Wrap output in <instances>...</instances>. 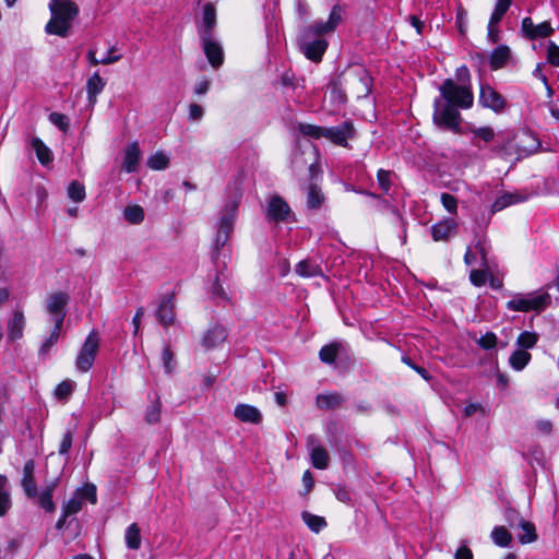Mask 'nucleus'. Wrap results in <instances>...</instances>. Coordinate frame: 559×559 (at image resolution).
I'll use <instances>...</instances> for the list:
<instances>
[{
  "instance_id": "obj_1",
  "label": "nucleus",
  "mask_w": 559,
  "mask_h": 559,
  "mask_svg": "<svg viewBox=\"0 0 559 559\" xmlns=\"http://www.w3.org/2000/svg\"><path fill=\"white\" fill-rule=\"evenodd\" d=\"M441 97L433 102V122L440 127L460 132L461 114L459 108L473 106L474 96L468 85H459L453 80H445L439 87Z\"/></svg>"
},
{
  "instance_id": "obj_2",
  "label": "nucleus",
  "mask_w": 559,
  "mask_h": 559,
  "mask_svg": "<svg viewBox=\"0 0 559 559\" xmlns=\"http://www.w3.org/2000/svg\"><path fill=\"white\" fill-rule=\"evenodd\" d=\"M49 9L51 19L46 25V32L66 37L79 13L78 5L72 0H51Z\"/></svg>"
},
{
  "instance_id": "obj_3",
  "label": "nucleus",
  "mask_w": 559,
  "mask_h": 559,
  "mask_svg": "<svg viewBox=\"0 0 559 559\" xmlns=\"http://www.w3.org/2000/svg\"><path fill=\"white\" fill-rule=\"evenodd\" d=\"M241 197V191L236 188L221 212L218 230L215 240L216 248L224 247L230 237L236 218V212Z\"/></svg>"
},
{
  "instance_id": "obj_4",
  "label": "nucleus",
  "mask_w": 559,
  "mask_h": 559,
  "mask_svg": "<svg viewBox=\"0 0 559 559\" xmlns=\"http://www.w3.org/2000/svg\"><path fill=\"white\" fill-rule=\"evenodd\" d=\"M551 297L546 292H532L528 294H516L507 302V308L511 311H542L549 306Z\"/></svg>"
},
{
  "instance_id": "obj_5",
  "label": "nucleus",
  "mask_w": 559,
  "mask_h": 559,
  "mask_svg": "<svg viewBox=\"0 0 559 559\" xmlns=\"http://www.w3.org/2000/svg\"><path fill=\"white\" fill-rule=\"evenodd\" d=\"M345 90L356 98L366 97L371 91V76L359 66L352 67L342 75Z\"/></svg>"
},
{
  "instance_id": "obj_6",
  "label": "nucleus",
  "mask_w": 559,
  "mask_h": 559,
  "mask_svg": "<svg viewBox=\"0 0 559 559\" xmlns=\"http://www.w3.org/2000/svg\"><path fill=\"white\" fill-rule=\"evenodd\" d=\"M100 337L97 331L92 330L85 338L75 358V367L81 372H87L95 361L99 349Z\"/></svg>"
},
{
  "instance_id": "obj_7",
  "label": "nucleus",
  "mask_w": 559,
  "mask_h": 559,
  "mask_svg": "<svg viewBox=\"0 0 559 559\" xmlns=\"http://www.w3.org/2000/svg\"><path fill=\"white\" fill-rule=\"evenodd\" d=\"M343 19V9L341 5L335 4L330 12L326 22L317 20L308 26H305L301 32L318 38H324V35L333 33Z\"/></svg>"
},
{
  "instance_id": "obj_8",
  "label": "nucleus",
  "mask_w": 559,
  "mask_h": 559,
  "mask_svg": "<svg viewBox=\"0 0 559 559\" xmlns=\"http://www.w3.org/2000/svg\"><path fill=\"white\" fill-rule=\"evenodd\" d=\"M300 51L313 62L321 61L329 43L325 38H318L300 31L298 36Z\"/></svg>"
},
{
  "instance_id": "obj_9",
  "label": "nucleus",
  "mask_w": 559,
  "mask_h": 559,
  "mask_svg": "<svg viewBox=\"0 0 559 559\" xmlns=\"http://www.w3.org/2000/svg\"><path fill=\"white\" fill-rule=\"evenodd\" d=\"M69 295L64 292H56L50 294L45 302V308L51 317L53 324L63 325L67 314L66 307L69 302Z\"/></svg>"
},
{
  "instance_id": "obj_10",
  "label": "nucleus",
  "mask_w": 559,
  "mask_h": 559,
  "mask_svg": "<svg viewBox=\"0 0 559 559\" xmlns=\"http://www.w3.org/2000/svg\"><path fill=\"white\" fill-rule=\"evenodd\" d=\"M554 31L555 29L548 21L535 24L531 17H524L521 22V33L530 40L549 37Z\"/></svg>"
},
{
  "instance_id": "obj_11",
  "label": "nucleus",
  "mask_w": 559,
  "mask_h": 559,
  "mask_svg": "<svg viewBox=\"0 0 559 559\" xmlns=\"http://www.w3.org/2000/svg\"><path fill=\"white\" fill-rule=\"evenodd\" d=\"M479 104L495 112H501L507 106L504 97L488 84L480 85Z\"/></svg>"
},
{
  "instance_id": "obj_12",
  "label": "nucleus",
  "mask_w": 559,
  "mask_h": 559,
  "mask_svg": "<svg viewBox=\"0 0 559 559\" xmlns=\"http://www.w3.org/2000/svg\"><path fill=\"white\" fill-rule=\"evenodd\" d=\"M307 449L310 452V459L313 467L325 469L330 463V456L325 448H323L318 438L313 435L307 437Z\"/></svg>"
},
{
  "instance_id": "obj_13",
  "label": "nucleus",
  "mask_w": 559,
  "mask_h": 559,
  "mask_svg": "<svg viewBox=\"0 0 559 559\" xmlns=\"http://www.w3.org/2000/svg\"><path fill=\"white\" fill-rule=\"evenodd\" d=\"M201 44L203 51L210 62V64L217 69L219 68L224 62V51L223 47L219 41L215 39L214 36L211 37H202Z\"/></svg>"
},
{
  "instance_id": "obj_14",
  "label": "nucleus",
  "mask_w": 559,
  "mask_h": 559,
  "mask_svg": "<svg viewBox=\"0 0 559 559\" xmlns=\"http://www.w3.org/2000/svg\"><path fill=\"white\" fill-rule=\"evenodd\" d=\"M353 136L354 128L349 121H344L335 127L324 128L323 138H326L341 146H347L348 139H352Z\"/></svg>"
},
{
  "instance_id": "obj_15",
  "label": "nucleus",
  "mask_w": 559,
  "mask_h": 559,
  "mask_svg": "<svg viewBox=\"0 0 559 559\" xmlns=\"http://www.w3.org/2000/svg\"><path fill=\"white\" fill-rule=\"evenodd\" d=\"M216 26V9L212 3H205L203 7L202 23L198 27L200 38L214 36Z\"/></svg>"
},
{
  "instance_id": "obj_16",
  "label": "nucleus",
  "mask_w": 559,
  "mask_h": 559,
  "mask_svg": "<svg viewBox=\"0 0 559 559\" xmlns=\"http://www.w3.org/2000/svg\"><path fill=\"white\" fill-rule=\"evenodd\" d=\"M290 214V207L281 197H273L269 201L267 217L272 221H285Z\"/></svg>"
},
{
  "instance_id": "obj_17",
  "label": "nucleus",
  "mask_w": 559,
  "mask_h": 559,
  "mask_svg": "<svg viewBox=\"0 0 559 559\" xmlns=\"http://www.w3.org/2000/svg\"><path fill=\"white\" fill-rule=\"evenodd\" d=\"M234 415L238 420L242 423L258 425L262 421L261 412L257 407L249 404H238L235 407Z\"/></svg>"
},
{
  "instance_id": "obj_18",
  "label": "nucleus",
  "mask_w": 559,
  "mask_h": 559,
  "mask_svg": "<svg viewBox=\"0 0 559 559\" xmlns=\"http://www.w3.org/2000/svg\"><path fill=\"white\" fill-rule=\"evenodd\" d=\"M457 229V223L454 219H444L431 227V235L435 241H445Z\"/></svg>"
},
{
  "instance_id": "obj_19",
  "label": "nucleus",
  "mask_w": 559,
  "mask_h": 559,
  "mask_svg": "<svg viewBox=\"0 0 559 559\" xmlns=\"http://www.w3.org/2000/svg\"><path fill=\"white\" fill-rule=\"evenodd\" d=\"M175 298L173 295L166 296L156 312L158 321L164 325L168 326L174 323L175 320Z\"/></svg>"
},
{
  "instance_id": "obj_20",
  "label": "nucleus",
  "mask_w": 559,
  "mask_h": 559,
  "mask_svg": "<svg viewBox=\"0 0 559 559\" xmlns=\"http://www.w3.org/2000/svg\"><path fill=\"white\" fill-rule=\"evenodd\" d=\"M34 461L28 460L23 467L22 487L27 498H35L37 496V487L34 479Z\"/></svg>"
},
{
  "instance_id": "obj_21",
  "label": "nucleus",
  "mask_w": 559,
  "mask_h": 559,
  "mask_svg": "<svg viewBox=\"0 0 559 559\" xmlns=\"http://www.w3.org/2000/svg\"><path fill=\"white\" fill-rule=\"evenodd\" d=\"M56 486L57 480L51 481L40 491V493L37 492V496L34 498L36 502L47 512H53L56 510V504L52 501V495Z\"/></svg>"
},
{
  "instance_id": "obj_22",
  "label": "nucleus",
  "mask_w": 559,
  "mask_h": 559,
  "mask_svg": "<svg viewBox=\"0 0 559 559\" xmlns=\"http://www.w3.org/2000/svg\"><path fill=\"white\" fill-rule=\"evenodd\" d=\"M345 399L337 392L319 394L316 404L321 409H335L343 405Z\"/></svg>"
},
{
  "instance_id": "obj_23",
  "label": "nucleus",
  "mask_w": 559,
  "mask_h": 559,
  "mask_svg": "<svg viewBox=\"0 0 559 559\" xmlns=\"http://www.w3.org/2000/svg\"><path fill=\"white\" fill-rule=\"evenodd\" d=\"M29 145L43 166H48L52 163L53 156L51 150L39 138H33Z\"/></svg>"
},
{
  "instance_id": "obj_24",
  "label": "nucleus",
  "mask_w": 559,
  "mask_h": 559,
  "mask_svg": "<svg viewBox=\"0 0 559 559\" xmlns=\"http://www.w3.org/2000/svg\"><path fill=\"white\" fill-rule=\"evenodd\" d=\"M141 152L139 144L133 142L129 144L124 151L123 168L127 173H132L136 169L140 160Z\"/></svg>"
},
{
  "instance_id": "obj_25",
  "label": "nucleus",
  "mask_w": 559,
  "mask_h": 559,
  "mask_svg": "<svg viewBox=\"0 0 559 559\" xmlns=\"http://www.w3.org/2000/svg\"><path fill=\"white\" fill-rule=\"evenodd\" d=\"M227 338V332L225 328L216 325L207 331L203 337V345L206 348H213L222 344Z\"/></svg>"
},
{
  "instance_id": "obj_26",
  "label": "nucleus",
  "mask_w": 559,
  "mask_h": 559,
  "mask_svg": "<svg viewBox=\"0 0 559 559\" xmlns=\"http://www.w3.org/2000/svg\"><path fill=\"white\" fill-rule=\"evenodd\" d=\"M25 326V318L23 312L15 311L8 326V336L12 340H19L23 336V330Z\"/></svg>"
},
{
  "instance_id": "obj_27",
  "label": "nucleus",
  "mask_w": 559,
  "mask_h": 559,
  "mask_svg": "<svg viewBox=\"0 0 559 559\" xmlns=\"http://www.w3.org/2000/svg\"><path fill=\"white\" fill-rule=\"evenodd\" d=\"M295 272L302 277H314L323 275L321 266L310 260H302L297 263Z\"/></svg>"
},
{
  "instance_id": "obj_28",
  "label": "nucleus",
  "mask_w": 559,
  "mask_h": 559,
  "mask_svg": "<svg viewBox=\"0 0 559 559\" xmlns=\"http://www.w3.org/2000/svg\"><path fill=\"white\" fill-rule=\"evenodd\" d=\"M511 58V51L508 46L501 45L497 47L490 55V67L495 70L507 64Z\"/></svg>"
},
{
  "instance_id": "obj_29",
  "label": "nucleus",
  "mask_w": 559,
  "mask_h": 559,
  "mask_svg": "<svg viewBox=\"0 0 559 559\" xmlns=\"http://www.w3.org/2000/svg\"><path fill=\"white\" fill-rule=\"evenodd\" d=\"M526 198L524 195L516 193V192L515 193H503L502 195L497 198L496 201L492 203V205H491L492 212H499L509 205L521 203Z\"/></svg>"
},
{
  "instance_id": "obj_30",
  "label": "nucleus",
  "mask_w": 559,
  "mask_h": 559,
  "mask_svg": "<svg viewBox=\"0 0 559 559\" xmlns=\"http://www.w3.org/2000/svg\"><path fill=\"white\" fill-rule=\"evenodd\" d=\"M104 80L98 73H94L86 82V92L90 103H96V97L104 90Z\"/></svg>"
},
{
  "instance_id": "obj_31",
  "label": "nucleus",
  "mask_w": 559,
  "mask_h": 559,
  "mask_svg": "<svg viewBox=\"0 0 559 559\" xmlns=\"http://www.w3.org/2000/svg\"><path fill=\"white\" fill-rule=\"evenodd\" d=\"M11 495L8 486L7 477L0 475V516L7 514V512L11 509Z\"/></svg>"
},
{
  "instance_id": "obj_32",
  "label": "nucleus",
  "mask_w": 559,
  "mask_h": 559,
  "mask_svg": "<svg viewBox=\"0 0 559 559\" xmlns=\"http://www.w3.org/2000/svg\"><path fill=\"white\" fill-rule=\"evenodd\" d=\"M124 540L129 549L136 550L141 547V531L136 523H132L127 527Z\"/></svg>"
},
{
  "instance_id": "obj_33",
  "label": "nucleus",
  "mask_w": 559,
  "mask_h": 559,
  "mask_svg": "<svg viewBox=\"0 0 559 559\" xmlns=\"http://www.w3.org/2000/svg\"><path fill=\"white\" fill-rule=\"evenodd\" d=\"M145 213L142 206L140 205H129L123 211V218L132 224V225H139L144 221Z\"/></svg>"
},
{
  "instance_id": "obj_34",
  "label": "nucleus",
  "mask_w": 559,
  "mask_h": 559,
  "mask_svg": "<svg viewBox=\"0 0 559 559\" xmlns=\"http://www.w3.org/2000/svg\"><path fill=\"white\" fill-rule=\"evenodd\" d=\"M301 518L304 522L307 524V526L314 533H319L326 526V521L324 520V518L314 515L310 512L304 511L301 513Z\"/></svg>"
},
{
  "instance_id": "obj_35",
  "label": "nucleus",
  "mask_w": 559,
  "mask_h": 559,
  "mask_svg": "<svg viewBox=\"0 0 559 559\" xmlns=\"http://www.w3.org/2000/svg\"><path fill=\"white\" fill-rule=\"evenodd\" d=\"M324 202V195L319 187L316 185H311L308 188L307 193V205L309 209L316 210L319 209Z\"/></svg>"
},
{
  "instance_id": "obj_36",
  "label": "nucleus",
  "mask_w": 559,
  "mask_h": 559,
  "mask_svg": "<svg viewBox=\"0 0 559 559\" xmlns=\"http://www.w3.org/2000/svg\"><path fill=\"white\" fill-rule=\"evenodd\" d=\"M518 528L522 530V533L518 535L520 543L528 544L537 539V534L533 523L524 520L523 524H520Z\"/></svg>"
},
{
  "instance_id": "obj_37",
  "label": "nucleus",
  "mask_w": 559,
  "mask_h": 559,
  "mask_svg": "<svg viewBox=\"0 0 559 559\" xmlns=\"http://www.w3.org/2000/svg\"><path fill=\"white\" fill-rule=\"evenodd\" d=\"M491 538L500 547H508L512 542V535L504 526H496L491 532Z\"/></svg>"
},
{
  "instance_id": "obj_38",
  "label": "nucleus",
  "mask_w": 559,
  "mask_h": 559,
  "mask_svg": "<svg viewBox=\"0 0 559 559\" xmlns=\"http://www.w3.org/2000/svg\"><path fill=\"white\" fill-rule=\"evenodd\" d=\"M61 329H62V325L53 324V328L50 331L49 336L43 342V344L39 348L40 355L48 354L49 350L51 349V347H53L58 343V340H59L60 333H61Z\"/></svg>"
},
{
  "instance_id": "obj_39",
  "label": "nucleus",
  "mask_w": 559,
  "mask_h": 559,
  "mask_svg": "<svg viewBox=\"0 0 559 559\" xmlns=\"http://www.w3.org/2000/svg\"><path fill=\"white\" fill-rule=\"evenodd\" d=\"M68 197L73 202H82L86 197L84 185L76 180L72 181L68 187Z\"/></svg>"
},
{
  "instance_id": "obj_40",
  "label": "nucleus",
  "mask_w": 559,
  "mask_h": 559,
  "mask_svg": "<svg viewBox=\"0 0 559 559\" xmlns=\"http://www.w3.org/2000/svg\"><path fill=\"white\" fill-rule=\"evenodd\" d=\"M343 78L331 84L330 95L334 103L344 104L346 102V90H343Z\"/></svg>"
},
{
  "instance_id": "obj_41",
  "label": "nucleus",
  "mask_w": 559,
  "mask_h": 559,
  "mask_svg": "<svg viewBox=\"0 0 559 559\" xmlns=\"http://www.w3.org/2000/svg\"><path fill=\"white\" fill-rule=\"evenodd\" d=\"M531 355L525 350H516L510 357V365L515 370H522L530 361Z\"/></svg>"
},
{
  "instance_id": "obj_42",
  "label": "nucleus",
  "mask_w": 559,
  "mask_h": 559,
  "mask_svg": "<svg viewBox=\"0 0 559 559\" xmlns=\"http://www.w3.org/2000/svg\"><path fill=\"white\" fill-rule=\"evenodd\" d=\"M340 345L338 344H329L323 346L320 349L319 357L325 364H333L338 354Z\"/></svg>"
},
{
  "instance_id": "obj_43",
  "label": "nucleus",
  "mask_w": 559,
  "mask_h": 559,
  "mask_svg": "<svg viewBox=\"0 0 559 559\" xmlns=\"http://www.w3.org/2000/svg\"><path fill=\"white\" fill-rule=\"evenodd\" d=\"M169 164V158L160 152L155 153L147 159V166L151 169L162 170L165 169Z\"/></svg>"
},
{
  "instance_id": "obj_44",
  "label": "nucleus",
  "mask_w": 559,
  "mask_h": 559,
  "mask_svg": "<svg viewBox=\"0 0 559 559\" xmlns=\"http://www.w3.org/2000/svg\"><path fill=\"white\" fill-rule=\"evenodd\" d=\"M511 5V0H498L490 16L491 24H498Z\"/></svg>"
},
{
  "instance_id": "obj_45",
  "label": "nucleus",
  "mask_w": 559,
  "mask_h": 559,
  "mask_svg": "<svg viewBox=\"0 0 559 559\" xmlns=\"http://www.w3.org/2000/svg\"><path fill=\"white\" fill-rule=\"evenodd\" d=\"M162 361L166 373H171L176 367L175 355L169 346H165L162 354Z\"/></svg>"
},
{
  "instance_id": "obj_46",
  "label": "nucleus",
  "mask_w": 559,
  "mask_h": 559,
  "mask_svg": "<svg viewBox=\"0 0 559 559\" xmlns=\"http://www.w3.org/2000/svg\"><path fill=\"white\" fill-rule=\"evenodd\" d=\"M160 402L159 400L155 401L154 403H152L147 409H146V414H145V420L147 424H156L159 421L160 419Z\"/></svg>"
},
{
  "instance_id": "obj_47",
  "label": "nucleus",
  "mask_w": 559,
  "mask_h": 559,
  "mask_svg": "<svg viewBox=\"0 0 559 559\" xmlns=\"http://www.w3.org/2000/svg\"><path fill=\"white\" fill-rule=\"evenodd\" d=\"M537 340V334L525 331L519 335L516 343L522 348H532L535 346Z\"/></svg>"
},
{
  "instance_id": "obj_48",
  "label": "nucleus",
  "mask_w": 559,
  "mask_h": 559,
  "mask_svg": "<svg viewBox=\"0 0 559 559\" xmlns=\"http://www.w3.org/2000/svg\"><path fill=\"white\" fill-rule=\"evenodd\" d=\"M299 131L307 136L319 139L323 138L324 128L313 126V124H307V123H300L299 124Z\"/></svg>"
},
{
  "instance_id": "obj_49",
  "label": "nucleus",
  "mask_w": 559,
  "mask_h": 559,
  "mask_svg": "<svg viewBox=\"0 0 559 559\" xmlns=\"http://www.w3.org/2000/svg\"><path fill=\"white\" fill-rule=\"evenodd\" d=\"M83 507L82 498L74 496L62 508L64 515H73L81 511Z\"/></svg>"
},
{
  "instance_id": "obj_50",
  "label": "nucleus",
  "mask_w": 559,
  "mask_h": 559,
  "mask_svg": "<svg viewBox=\"0 0 559 559\" xmlns=\"http://www.w3.org/2000/svg\"><path fill=\"white\" fill-rule=\"evenodd\" d=\"M441 203L443 207L452 214H455L457 211V200L450 193L443 192L440 197Z\"/></svg>"
},
{
  "instance_id": "obj_51",
  "label": "nucleus",
  "mask_w": 559,
  "mask_h": 559,
  "mask_svg": "<svg viewBox=\"0 0 559 559\" xmlns=\"http://www.w3.org/2000/svg\"><path fill=\"white\" fill-rule=\"evenodd\" d=\"M49 121L58 127L60 130L66 132L69 128V121L66 115L59 112H51L49 115Z\"/></svg>"
},
{
  "instance_id": "obj_52",
  "label": "nucleus",
  "mask_w": 559,
  "mask_h": 559,
  "mask_svg": "<svg viewBox=\"0 0 559 559\" xmlns=\"http://www.w3.org/2000/svg\"><path fill=\"white\" fill-rule=\"evenodd\" d=\"M74 389V383L72 381H62L59 383L55 390V394L58 399L68 397Z\"/></svg>"
},
{
  "instance_id": "obj_53",
  "label": "nucleus",
  "mask_w": 559,
  "mask_h": 559,
  "mask_svg": "<svg viewBox=\"0 0 559 559\" xmlns=\"http://www.w3.org/2000/svg\"><path fill=\"white\" fill-rule=\"evenodd\" d=\"M391 176L392 173L389 170L380 169L378 171V182L384 193H388L391 188Z\"/></svg>"
},
{
  "instance_id": "obj_54",
  "label": "nucleus",
  "mask_w": 559,
  "mask_h": 559,
  "mask_svg": "<svg viewBox=\"0 0 559 559\" xmlns=\"http://www.w3.org/2000/svg\"><path fill=\"white\" fill-rule=\"evenodd\" d=\"M547 60L554 67H559V46L554 41L548 43Z\"/></svg>"
},
{
  "instance_id": "obj_55",
  "label": "nucleus",
  "mask_w": 559,
  "mask_h": 559,
  "mask_svg": "<svg viewBox=\"0 0 559 559\" xmlns=\"http://www.w3.org/2000/svg\"><path fill=\"white\" fill-rule=\"evenodd\" d=\"M506 520L511 528H518L524 521V519L513 509H508L506 511Z\"/></svg>"
},
{
  "instance_id": "obj_56",
  "label": "nucleus",
  "mask_w": 559,
  "mask_h": 559,
  "mask_svg": "<svg viewBox=\"0 0 559 559\" xmlns=\"http://www.w3.org/2000/svg\"><path fill=\"white\" fill-rule=\"evenodd\" d=\"M478 345L484 349H491L497 344V336L492 332H488L485 335H483L478 341Z\"/></svg>"
},
{
  "instance_id": "obj_57",
  "label": "nucleus",
  "mask_w": 559,
  "mask_h": 559,
  "mask_svg": "<svg viewBox=\"0 0 559 559\" xmlns=\"http://www.w3.org/2000/svg\"><path fill=\"white\" fill-rule=\"evenodd\" d=\"M72 440H73V432L71 430L66 431V433L62 437L60 447H59V454L64 455L68 454L72 447Z\"/></svg>"
},
{
  "instance_id": "obj_58",
  "label": "nucleus",
  "mask_w": 559,
  "mask_h": 559,
  "mask_svg": "<svg viewBox=\"0 0 559 559\" xmlns=\"http://www.w3.org/2000/svg\"><path fill=\"white\" fill-rule=\"evenodd\" d=\"M76 496L79 498H82V500L88 499L93 504L96 503V487L94 485H86L82 490L76 492Z\"/></svg>"
},
{
  "instance_id": "obj_59",
  "label": "nucleus",
  "mask_w": 559,
  "mask_h": 559,
  "mask_svg": "<svg viewBox=\"0 0 559 559\" xmlns=\"http://www.w3.org/2000/svg\"><path fill=\"white\" fill-rule=\"evenodd\" d=\"M473 133L485 142H490L495 138V131L490 127L478 128L474 130Z\"/></svg>"
},
{
  "instance_id": "obj_60",
  "label": "nucleus",
  "mask_w": 559,
  "mask_h": 559,
  "mask_svg": "<svg viewBox=\"0 0 559 559\" xmlns=\"http://www.w3.org/2000/svg\"><path fill=\"white\" fill-rule=\"evenodd\" d=\"M469 280L475 286H483L487 281V274L483 270H473Z\"/></svg>"
},
{
  "instance_id": "obj_61",
  "label": "nucleus",
  "mask_w": 559,
  "mask_h": 559,
  "mask_svg": "<svg viewBox=\"0 0 559 559\" xmlns=\"http://www.w3.org/2000/svg\"><path fill=\"white\" fill-rule=\"evenodd\" d=\"M295 10L299 19L305 21L309 15V4L306 0H296Z\"/></svg>"
},
{
  "instance_id": "obj_62",
  "label": "nucleus",
  "mask_w": 559,
  "mask_h": 559,
  "mask_svg": "<svg viewBox=\"0 0 559 559\" xmlns=\"http://www.w3.org/2000/svg\"><path fill=\"white\" fill-rule=\"evenodd\" d=\"M211 294L214 298H219L223 300H227V294L225 289L223 288L222 284L219 283L218 278L215 280V282L212 285Z\"/></svg>"
},
{
  "instance_id": "obj_63",
  "label": "nucleus",
  "mask_w": 559,
  "mask_h": 559,
  "mask_svg": "<svg viewBox=\"0 0 559 559\" xmlns=\"http://www.w3.org/2000/svg\"><path fill=\"white\" fill-rule=\"evenodd\" d=\"M537 431L542 435H549L552 431V424L550 420L542 419L536 423Z\"/></svg>"
},
{
  "instance_id": "obj_64",
  "label": "nucleus",
  "mask_w": 559,
  "mask_h": 559,
  "mask_svg": "<svg viewBox=\"0 0 559 559\" xmlns=\"http://www.w3.org/2000/svg\"><path fill=\"white\" fill-rule=\"evenodd\" d=\"M203 116V108L198 104H191L189 107V117L192 120H199Z\"/></svg>"
}]
</instances>
